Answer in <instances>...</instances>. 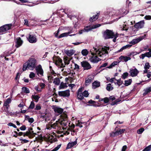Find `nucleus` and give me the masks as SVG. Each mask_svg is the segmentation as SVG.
Masks as SVG:
<instances>
[{"mask_svg":"<svg viewBox=\"0 0 151 151\" xmlns=\"http://www.w3.org/2000/svg\"><path fill=\"white\" fill-rule=\"evenodd\" d=\"M93 49L95 52H91V54L93 56L90 58V60L92 63H97L101 60L97 56L105 58L106 56H107L108 50H109V48L105 47L98 49L93 47Z\"/></svg>","mask_w":151,"mask_h":151,"instance_id":"f257e3e1","label":"nucleus"},{"mask_svg":"<svg viewBox=\"0 0 151 151\" xmlns=\"http://www.w3.org/2000/svg\"><path fill=\"white\" fill-rule=\"evenodd\" d=\"M61 119L57 121L56 122L54 123L51 125V127L55 129L60 128V125L62 127L63 129H65L66 127H64V126H66L67 125V116L66 114L61 115Z\"/></svg>","mask_w":151,"mask_h":151,"instance_id":"f03ea898","label":"nucleus"},{"mask_svg":"<svg viewBox=\"0 0 151 151\" xmlns=\"http://www.w3.org/2000/svg\"><path fill=\"white\" fill-rule=\"evenodd\" d=\"M37 65L36 60L33 58H30L23 65V70L25 71L28 68L29 70H33L36 67Z\"/></svg>","mask_w":151,"mask_h":151,"instance_id":"7ed1b4c3","label":"nucleus"},{"mask_svg":"<svg viewBox=\"0 0 151 151\" xmlns=\"http://www.w3.org/2000/svg\"><path fill=\"white\" fill-rule=\"evenodd\" d=\"M103 36L105 39L113 38V41L115 42L116 39L118 37L117 34H114L113 32L111 30L106 29L103 33Z\"/></svg>","mask_w":151,"mask_h":151,"instance_id":"20e7f679","label":"nucleus"},{"mask_svg":"<svg viewBox=\"0 0 151 151\" xmlns=\"http://www.w3.org/2000/svg\"><path fill=\"white\" fill-rule=\"evenodd\" d=\"M53 60L55 62V64L61 69V71H63L64 70L63 68L65 66L62 63V60L59 57H56L55 58H53Z\"/></svg>","mask_w":151,"mask_h":151,"instance_id":"39448f33","label":"nucleus"},{"mask_svg":"<svg viewBox=\"0 0 151 151\" xmlns=\"http://www.w3.org/2000/svg\"><path fill=\"white\" fill-rule=\"evenodd\" d=\"M27 37V40L31 43H35L37 41L36 36L35 35L29 34Z\"/></svg>","mask_w":151,"mask_h":151,"instance_id":"423d86ee","label":"nucleus"},{"mask_svg":"<svg viewBox=\"0 0 151 151\" xmlns=\"http://www.w3.org/2000/svg\"><path fill=\"white\" fill-rule=\"evenodd\" d=\"M101 25L99 24H98L94 25H93L91 26H87L85 27L84 30L85 32H88L90 31L91 29H96L100 27Z\"/></svg>","mask_w":151,"mask_h":151,"instance_id":"0eeeda50","label":"nucleus"},{"mask_svg":"<svg viewBox=\"0 0 151 151\" xmlns=\"http://www.w3.org/2000/svg\"><path fill=\"white\" fill-rule=\"evenodd\" d=\"M36 73L39 76H43V71L40 65H39L35 68Z\"/></svg>","mask_w":151,"mask_h":151,"instance_id":"6e6552de","label":"nucleus"},{"mask_svg":"<svg viewBox=\"0 0 151 151\" xmlns=\"http://www.w3.org/2000/svg\"><path fill=\"white\" fill-rule=\"evenodd\" d=\"M70 90H67L64 91H60L58 92V93L60 96L63 97H68L70 96Z\"/></svg>","mask_w":151,"mask_h":151,"instance_id":"1a4fd4ad","label":"nucleus"},{"mask_svg":"<svg viewBox=\"0 0 151 151\" xmlns=\"http://www.w3.org/2000/svg\"><path fill=\"white\" fill-rule=\"evenodd\" d=\"M11 24H5L0 27V32H3L9 30L11 28Z\"/></svg>","mask_w":151,"mask_h":151,"instance_id":"9d476101","label":"nucleus"},{"mask_svg":"<svg viewBox=\"0 0 151 151\" xmlns=\"http://www.w3.org/2000/svg\"><path fill=\"white\" fill-rule=\"evenodd\" d=\"M145 22L144 20L141 21L136 23L134 26V27L137 29L143 28L144 26Z\"/></svg>","mask_w":151,"mask_h":151,"instance_id":"9b49d317","label":"nucleus"},{"mask_svg":"<svg viewBox=\"0 0 151 151\" xmlns=\"http://www.w3.org/2000/svg\"><path fill=\"white\" fill-rule=\"evenodd\" d=\"M68 30L69 31L68 32H65L60 34L58 37V38H60L63 37H67L68 35L72 32V28L71 27H67Z\"/></svg>","mask_w":151,"mask_h":151,"instance_id":"f8f14e48","label":"nucleus"},{"mask_svg":"<svg viewBox=\"0 0 151 151\" xmlns=\"http://www.w3.org/2000/svg\"><path fill=\"white\" fill-rule=\"evenodd\" d=\"M82 67L84 68V70H88L91 68V65L87 62L84 61L81 62Z\"/></svg>","mask_w":151,"mask_h":151,"instance_id":"ddd939ff","label":"nucleus"},{"mask_svg":"<svg viewBox=\"0 0 151 151\" xmlns=\"http://www.w3.org/2000/svg\"><path fill=\"white\" fill-rule=\"evenodd\" d=\"M36 134L35 133H34L33 131H32V128H29L28 129V131H27L26 132L24 133L23 134V136L25 137V136H29L31 135L32 137H34Z\"/></svg>","mask_w":151,"mask_h":151,"instance_id":"4468645a","label":"nucleus"},{"mask_svg":"<svg viewBox=\"0 0 151 151\" xmlns=\"http://www.w3.org/2000/svg\"><path fill=\"white\" fill-rule=\"evenodd\" d=\"M83 89V88H80L78 91L77 97L79 99L82 100L84 99V96L82 93Z\"/></svg>","mask_w":151,"mask_h":151,"instance_id":"2eb2a0df","label":"nucleus"},{"mask_svg":"<svg viewBox=\"0 0 151 151\" xmlns=\"http://www.w3.org/2000/svg\"><path fill=\"white\" fill-rule=\"evenodd\" d=\"M15 46L18 48L20 47L23 43V41L19 37H17L15 40Z\"/></svg>","mask_w":151,"mask_h":151,"instance_id":"dca6fc26","label":"nucleus"},{"mask_svg":"<svg viewBox=\"0 0 151 151\" xmlns=\"http://www.w3.org/2000/svg\"><path fill=\"white\" fill-rule=\"evenodd\" d=\"M129 73L131 76L132 77L136 76L139 72L135 68L134 69H131L130 70Z\"/></svg>","mask_w":151,"mask_h":151,"instance_id":"f3484780","label":"nucleus"},{"mask_svg":"<svg viewBox=\"0 0 151 151\" xmlns=\"http://www.w3.org/2000/svg\"><path fill=\"white\" fill-rule=\"evenodd\" d=\"M119 59L121 61L127 62L128 61L130 60L131 58L130 57L127 56H124L121 55L119 57Z\"/></svg>","mask_w":151,"mask_h":151,"instance_id":"a211bd4d","label":"nucleus"},{"mask_svg":"<svg viewBox=\"0 0 151 151\" xmlns=\"http://www.w3.org/2000/svg\"><path fill=\"white\" fill-rule=\"evenodd\" d=\"M122 9V10L121 11L119 12L121 16L119 17V18L117 19V20L120 19L121 17H123L124 15L126 14L129 12L128 10H125V9Z\"/></svg>","mask_w":151,"mask_h":151,"instance_id":"6ab92c4d","label":"nucleus"},{"mask_svg":"<svg viewBox=\"0 0 151 151\" xmlns=\"http://www.w3.org/2000/svg\"><path fill=\"white\" fill-rule=\"evenodd\" d=\"M54 110L56 115H57L61 114L63 111V109L58 107L55 108Z\"/></svg>","mask_w":151,"mask_h":151,"instance_id":"aec40b11","label":"nucleus"},{"mask_svg":"<svg viewBox=\"0 0 151 151\" xmlns=\"http://www.w3.org/2000/svg\"><path fill=\"white\" fill-rule=\"evenodd\" d=\"M142 37H139L137 39L133 40L130 42L129 43L132 45H134L139 42L140 41L142 40Z\"/></svg>","mask_w":151,"mask_h":151,"instance_id":"412c9836","label":"nucleus"},{"mask_svg":"<svg viewBox=\"0 0 151 151\" xmlns=\"http://www.w3.org/2000/svg\"><path fill=\"white\" fill-rule=\"evenodd\" d=\"M75 52V50L73 49L67 50L65 51V53L69 56H71L74 54Z\"/></svg>","mask_w":151,"mask_h":151,"instance_id":"4be33fe9","label":"nucleus"},{"mask_svg":"<svg viewBox=\"0 0 151 151\" xmlns=\"http://www.w3.org/2000/svg\"><path fill=\"white\" fill-rule=\"evenodd\" d=\"M77 141L69 142L67 145L66 149H69L76 145L77 144Z\"/></svg>","mask_w":151,"mask_h":151,"instance_id":"5701e85b","label":"nucleus"},{"mask_svg":"<svg viewBox=\"0 0 151 151\" xmlns=\"http://www.w3.org/2000/svg\"><path fill=\"white\" fill-rule=\"evenodd\" d=\"M93 77L92 76L88 77L85 80V83L86 85H88L93 80Z\"/></svg>","mask_w":151,"mask_h":151,"instance_id":"b1692460","label":"nucleus"},{"mask_svg":"<svg viewBox=\"0 0 151 151\" xmlns=\"http://www.w3.org/2000/svg\"><path fill=\"white\" fill-rule=\"evenodd\" d=\"M100 86V82L97 81H95L92 83V88H96L99 87Z\"/></svg>","mask_w":151,"mask_h":151,"instance_id":"393cba45","label":"nucleus"},{"mask_svg":"<svg viewBox=\"0 0 151 151\" xmlns=\"http://www.w3.org/2000/svg\"><path fill=\"white\" fill-rule=\"evenodd\" d=\"M68 83H64L63 82H61L60 84L59 89H61L66 88L68 87Z\"/></svg>","mask_w":151,"mask_h":151,"instance_id":"a878e982","label":"nucleus"},{"mask_svg":"<svg viewBox=\"0 0 151 151\" xmlns=\"http://www.w3.org/2000/svg\"><path fill=\"white\" fill-rule=\"evenodd\" d=\"M99 15V13H98L97 14L94 15L93 17H91L89 19L90 21L91 22H92L95 21L98 18Z\"/></svg>","mask_w":151,"mask_h":151,"instance_id":"bb28decb","label":"nucleus"},{"mask_svg":"<svg viewBox=\"0 0 151 151\" xmlns=\"http://www.w3.org/2000/svg\"><path fill=\"white\" fill-rule=\"evenodd\" d=\"M131 45H127L125 46H123L118 51V52L122 51L123 50H125L127 48H129L131 47L132 46Z\"/></svg>","mask_w":151,"mask_h":151,"instance_id":"cd10ccee","label":"nucleus"},{"mask_svg":"<svg viewBox=\"0 0 151 151\" xmlns=\"http://www.w3.org/2000/svg\"><path fill=\"white\" fill-rule=\"evenodd\" d=\"M60 80L58 78H56L54 79L53 83L55 85L58 86L60 83Z\"/></svg>","mask_w":151,"mask_h":151,"instance_id":"c85d7f7f","label":"nucleus"},{"mask_svg":"<svg viewBox=\"0 0 151 151\" xmlns=\"http://www.w3.org/2000/svg\"><path fill=\"white\" fill-rule=\"evenodd\" d=\"M63 60L65 65H68L70 63V59L68 57L65 56Z\"/></svg>","mask_w":151,"mask_h":151,"instance_id":"c756f323","label":"nucleus"},{"mask_svg":"<svg viewBox=\"0 0 151 151\" xmlns=\"http://www.w3.org/2000/svg\"><path fill=\"white\" fill-rule=\"evenodd\" d=\"M119 62L117 61H114L113 63H112L109 66L107 67V68H111L114 66L116 65H117L119 63Z\"/></svg>","mask_w":151,"mask_h":151,"instance_id":"7c9ffc66","label":"nucleus"},{"mask_svg":"<svg viewBox=\"0 0 151 151\" xmlns=\"http://www.w3.org/2000/svg\"><path fill=\"white\" fill-rule=\"evenodd\" d=\"M76 124L77 126H78L80 128L83 127V126L82 124H85L84 122H82L79 120L76 121Z\"/></svg>","mask_w":151,"mask_h":151,"instance_id":"2f4dec72","label":"nucleus"},{"mask_svg":"<svg viewBox=\"0 0 151 151\" xmlns=\"http://www.w3.org/2000/svg\"><path fill=\"white\" fill-rule=\"evenodd\" d=\"M88 51L86 49L83 50L81 52L82 54L84 56H86L88 54Z\"/></svg>","mask_w":151,"mask_h":151,"instance_id":"473e14b6","label":"nucleus"},{"mask_svg":"<svg viewBox=\"0 0 151 151\" xmlns=\"http://www.w3.org/2000/svg\"><path fill=\"white\" fill-rule=\"evenodd\" d=\"M120 134L118 130H117L114 132H112L110 134V136L111 137H114L115 136Z\"/></svg>","mask_w":151,"mask_h":151,"instance_id":"72a5a7b5","label":"nucleus"},{"mask_svg":"<svg viewBox=\"0 0 151 151\" xmlns=\"http://www.w3.org/2000/svg\"><path fill=\"white\" fill-rule=\"evenodd\" d=\"M132 82V79H129L128 80H125L124 82V85L126 86H128L130 85Z\"/></svg>","mask_w":151,"mask_h":151,"instance_id":"f704fd0d","label":"nucleus"},{"mask_svg":"<svg viewBox=\"0 0 151 151\" xmlns=\"http://www.w3.org/2000/svg\"><path fill=\"white\" fill-rule=\"evenodd\" d=\"M144 91L145 92L143 93V95H145L151 91V87L147 88Z\"/></svg>","mask_w":151,"mask_h":151,"instance_id":"c9c22d12","label":"nucleus"},{"mask_svg":"<svg viewBox=\"0 0 151 151\" xmlns=\"http://www.w3.org/2000/svg\"><path fill=\"white\" fill-rule=\"evenodd\" d=\"M32 98L34 99L35 101L36 102H37L40 97L37 95H32Z\"/></svg>","mask_w":151,"mask_h":151,"instance_id":"e433bc0d","label":"nucleus"},{"mask_svg":"<svg viewBox=\"0 0 151 151\" xmlns=\"http://www.w3.org/2000/svg\"><path fill=\"white\" fill-rule=\"evenodd\" d=\"M106 89L109 91H110L113 90V88L111 86V83H109L107 85Z\"/></svg>","mask_w":151,"mask_h":151,"instance_id":"4c0bfd02","label":"nucleus"},{"mask_svg":"<svg viewBox=\"0 0 151 151\" xmlns=\"http://www.w3.org/2000/svg\"><path fill=\"white\" fill-rule=\"evenodd\" d=\"M22 90L23 92L26 93H29L30 91L28 88L26 87H23L22 88Z\"/></svg>","mask_w":151,"mask_h":151,"instance_id":"58836bf2","label":"nucleus"},{"mask_svg":"<svg viewBox=\"0 0 151 151\" xmlns=\"http://www.w3.org/2000/svg\"><path fill=\"white\" fill-rule=\"evenodd\" d=\"M60 134H62H62H61L60 135L61 137H63V136L64 135H68L69 134V132H68L67 131H64L63 132H60L59 133Z\"/></svg>","mask_w":151,"mask_h":151,"instance_id":"ea45409f","label":"nucleus"},{"mask_svg":"<svg viewBox=\"0 0 151 151\" xmlns=\"http://www.w3.org/2000/svg\"><path fill=\"white\" fill-rule=\"evenodd\" d=\"M13 53V52H11L10 51H6L4 53V56H8Z\"/></svg>","mask_w":151,"mask_h":151,"instance_id":"a19ab883","label":"nucleus"},{"mask_svg":"<svg viewBox=\"0 0 151 151\" xmlns=\"http://www.w3.org/2000/svg\"><path fill=\"white\" fill-rule=\"evenodd\" d=\"M116 81H117L116 83L115 82V84L116 85L117 84L119 86L123 82L120 79L117 80Z\"/></svg>","mask_w":151,"mask_h":151,"instance_id":"79ce46f5","label":"nucleus"},{"mask_svg":"<svg viewBox=\"0 0 151 151\" xmlns=\"http://www.w3.org/2000/svg\"><path fill=\"white\" fill-rule=\"evenodd\" d=\"M35 106V104L33 101H32L31 102L30 105L28 108L29 109H33Z\"/></svg>","mask_w":151,"mask_h":151,"instance_id":"37998d69","label":"nucleus"},{"mask_svg":"<svg viewBox=\"0 0 151 151\" xmlns=\"http://www.w3.org/2000/svg\"><path fill=\"white\" fill-rule=\"evenodd\" d=\"M129 74L127 72L124 73L122 76V78L124 79L126 78L128 76Z\"/></svg>","mask_w":151,"mask_h":151,"instance_id":"c03bdc74","label":"nucleus"},{"mask_svg":"<svg viewBox=\"0 0 151 151\" xmlns=\"http://www.w3.org/2000/svg\"><path fill=\"white\" fill-rule=\"evenodd\" d=\"M142 151H151V145L146 147Z\"/></svg>","mask_w":151,"mask_h":151,"instance_id":"a18cd8bd","label":"nucleus"},{"mask_svg":"<svg viewBox=\"0 0 151 151\" xmlns=\"http://www.w3.org/2000/svg\"><path fill=\"white\" fill-rule=\"evenodd\" d=\"M104 14L107 17L108 16H110V15H113L112 12H111L109 11H107L106 12H105L104 13Z\"/></svg>","mask_w":151,"mask_h":151,"instance_id":"49530a36","label":"nucleus"},{"mask_svg":"<svg viewBox=\"0 0 151 151\" xmlns=\"http://www.w3.org/2000/svg\"><path fill=\"white\" fill-rule=\"evenodd\" d=\"M144 129L143 128H142L139 129L137 131V133L139 134H141L144 131Z\"/></svg>","mask_w":151,"mask_h":151,"instance_id":"de8ad7c7","label":"nucleus"},{"mask_svg":"<svg viewBox=\"0 0 151 151\" xmlns=\"http://www.w3.org/2000/svg\"><path fill=\"white\" fill-rule=\"evenodd\" d=\"M150 67V66L149 65V63H146L145 65L144 66V68L145 69H149Z\"/></svg>","mask_w":151,"mask_h":151,"instance_id":"09e8293b","label":"nucleus"},{"mask_svg":"<svg viewBox=\"0 0 151 151\" xmlns=\"http://www.w3.org/2000/svg\"><path fill=\"white\" fill-rule=\"evenodd\" d=\"M61 146V144L58 145L54 149L50 151H57L60 148Z\"/></svg>","mask_w":151,"mask_h":151,"instance_id":"8fccbe9b","label":"nucleus"},{"mask_svg":"<svg viewBox=\"0 0 151 151\" xmlns=\"http://www.w3.org/2000/svg\"><path fill=\"white\" fill-rule=\"evenodd\" d=\"M84 97H87L88 96L89 93L87 91H85L83 93Z\"/></svg>","mask_w":151,"mask_h":151,"instance_id":"3c124183","label":"nucleus"},{"mask_svg":"<svg viewBox=\"0 0 151 151\" xmlns=\"http://www.w3.org/2000/svg\"><path fill=\"white\" fill-rule=\"evenodd\" d=\"M101 101H103L105 103H107L109 101V99L107 97H106L104 99H101Z\"/></svg>","mask_w":151,"mask_h":151,"instance_id":"603ef678","label":"nucleus"},{"mask_svg":"<svg viewBox=\"0 0 151 151\" xmlns=\"http://www.w3.org/2000/svg\"><path fill=\"white\" fill-rule=\"evenodd\" d=\"M29 77L31 78H33L35 77V74L32 72H31L29 75Z\"/></svg>","mask_w":151,"mask_h":151,"instance_id":"864d4df0","label":"nucleus"},{"mask_svg":"<svg viewBox=\"0 0 151 151\" xmlns=\"http://www.w3.org/2000/svg\"><path fill=\"white\" fill-rule=\"evenodd\" d=\"M74 69L78 71L79 69V66L77 64L74 63Z\"/></svg>","mask_w":151,"mask_h":151,"instance_id":"5fc2aeb1","label":"nucleus"},{"mask_svg":"<svg viewBox=\"0 0 151 151\" xmlns=\"http://www.w3.org/2000/svg\"><path fill=\"white\" fill-rule=\"evenodd\" d=\"M122 11V9H119L116 11L115 12V14L116 15H120V16H121V15L119 12L120 11Z\"/></svg>","mask_w":151,"mask_h":151,"instance_id":"6e6d98bb","label":"nucleus"},{"mask_svg":"<svg viewBox=\"0 0 151 151\" xmlns=\"http://www.w3.org/2000/svg\"><path fill=\"white\" fill-rule=\"evenodd\" d=\"M8 126H9L13 127H14V128H17V126H16V125L15 124H14L12 123H9L8 124Z\"/></svg>","mask_w":151,"mask_h":151,"instance_id":"4d7b16f0","label":"nucleus"},{"mask_svg":"<svg viewBox=\"0 0 151 151\" xmlns=\"http://www.w3.org/2000/svg\"><path fill=\"white\" fill-rule=\"evenodd\" d=\"M145 54L146 55V57L149 58L151 57V52H147Z\"/></svg>","mask_w":151,"mask_h":151,"instance_id":"13d9d810","label":"nucleus"},{"mask_svg":"<svg viewBox=\"0 0 151 151\" xmlns=\"http://www.w3.org/2000/svg\"><path fill=\"white\" fill-rule=\"evenodd\" d=\"M20 140L21 141V142L22 143H26L29 142V141L26 139H20Z\"/></svg>","mask_w":151,"mask_h":151,"instance_id":"bf43d9fd","label":"nucleus"},{"mask_svg":"<svg viewBox=\"0 0 151 151\" xmlns=\"http://www.w3.org/2000/svg\"><path fill=\"white\" fill-rule=\"evenodd\" d=\"M41 107L39 104H37L36 106L35 109L36 110H39L41 109Z\"/></svg>","mask_w":151,"mask_h":151,"instance_id":"052dcab7","label":"nucleus"},{"mask_svg":"<svg viewBox=\"0 0 151 151\" xmlns=\"http://www.w3.org/2000/svg\"><path fill=\"white\" fill-rule=\"evenodd\" d=\"M35 89L37 92H40L41 91V90L39 88V87L38 86H35Z\"/></svg>","mask_w":151,"mask_h":151,"instance_id":"680f3d73","label":"nucleus"},{"mask_svg":"<svg viewBox=\"0 0 151 151\" xmlns=\"http://www.w3.org/2000/svg\"><path fill=\"white\" fill-rule=\"evenodd\" d=\"M145 19L146 20L151 19V16L150 15H146L145 17Z\"/></svg>","mask_w":151,"mask_h":151,"instance_id":"e2e57ef3","label":"nucleus"},{"mask_svg":"<svg viewBox=\"0 0 151 151\" xmlns=\"http://www.w3.org/2000/svg\"><path fill=\"white\" fill-rule=\"evenodd\" d=\"M60 30L59 29H58L56 32H55V33H54V34L55 35V36L56 37H58H58L59 36H58V34Z\"/></svg>","mask_w":151,"mask_h":151,"instance_id":"0e129e2a","label":"nucleus"},{"mask_svg":"<svg viewBox=\"0 0 151 151\" xmlns=\"http://www.w3.org/2000/svg\"><path fill=\"white\" fill-rule=\"evenodd\" d=\"M118 131L119 132V134H121L122 133H124V131H125V129H120Z\"/></svg>","mask_w":151,"mask_h":151,"instance_id":"69168bd1","label":"nucleus"},{"mask_svg":"<svg viewBox=\"0 0 151 151\" xmlns=\"http://www.w3.org/2000/svg\"><path fill=\"white\" fill-rule=\"evenodd\" d=\"M26 127L25 125H23L20 128V129L21 130L24 131L26 129Z\"/></svg>","mask_w":151,"mask_h":151,"instance_id":"338daca9","label":"nucleus"},{"mask_svg":"<svg viewBox=\"0 0 151 151\" xmlns=\"http://www.w3.org/2000/svg\"><path fill=\"white\" fill-rule=\"evenodd\" d=\"M28 121L30 123H32L34 122V120L33 118H30Z\"/></svg>","mask_w":151,"mask_h":151,"instance_id":"774afa93","label":"nucleus"}]
</instances>
